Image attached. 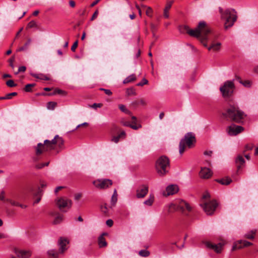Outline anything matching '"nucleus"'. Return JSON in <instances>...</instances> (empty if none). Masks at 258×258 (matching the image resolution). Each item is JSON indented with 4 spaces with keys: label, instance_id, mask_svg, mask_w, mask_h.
Returning <instances> with one entry per match:
<instances>
[{
    "label": "nucleus",
    "instance_id": "f257e3e1",
    "mask_svg": "<svg viewBox=\"0 0 258 258\" xmlns=\"http://www.w3.org/2000/svg\"><path fill=\"white\" fill-rule=\"evenodd\" d=\"M186 33L198 39L206 47H208V35L211 33V29L205 21H200L195 29H191L187 25L183 26Z\"/></svg>",
    "mask_w": 258,
    "mask_h": 258
},
{
    "label": "nucleus",
    "instance_id": "f03ea898",
    "mask_svg": "<svg viewBox=\"0 0 258 258\" xmlns=\"http://www.w3.org/2000/svg\"><path fill=\"white\" fill-rule=\"evenodd\" d=\"M57 146L60 150L64 148V141L61 137L56 135L52 140H45L43 143H39L34 147L35 155H41L43 153L54 150Z\"/></svg>",
    "mask_w": 258,
    "mask_h": 258
},
{
    "label": "nucleus",
    "instance_id": "7ed1b4c3",
    "mask_svg": "<svg viewBox=\"0 0 258 258\" xmlns=\"http://www.w3.org/2000/svg\"><path fill=\"white\" fill-rule=\"evenodd\" d=\"M222 115L228 120L238 123L243 122L246 116L245 113L235 104L229 105L225 111L222 113Z\"/></svg>",
    "mask_w": 258,
    "mask_h": 258
},
{
    "label": "nucleus",
    "instance_id": "20e7f679",
    "mask_svg": "<svg viewBox=\"0 0 258 258\" xmlns=\"http://www.w3.org/2000/svg\"><path fill=\"white\" fill-rule=\"evenodd\" d=\"M220 12L221 15V18L225 20L224 24L225 29L232 27L237 20L236 12L234 9H227L223 11L222 9H220Z\"/></svg>",
    "mask_w": 258,
    "mask_h": 258
},
{
    "label": "nucleus",
    "instance_id": "39448f33",
    "mask_svg": "<svg viewBox=\"0 0 258 258\" xmlns=\"http://www.w3.org/2000/svg\"><path fill=\"white\" fill-rule=\"evenodd\" d=\"M196 142L195 135L191 132H189L184 135L179 143V152L180 155H182L185 151L186 147L191 148L194 146Z\"/></svg>",
    "mask_w": 258,
    "mask_h": 258
},
{
    "label": "nucleus",
    "instance_id": "423d86ee",
    "mask_svg": "<svg viewBox=\"0 0 258 258\" xmlns=\"http://www.w3.org/2000/svg\"><path fill=\"white\" fill-rule=\"evenodd\" d=\"M169 166V159L165 156H161L156 162V169L160 176H163L168 172Z\"/></svg>",
    "mask_w": 258,
    "mask_h": 258
},
{
    "label": "nucleus",
    "instance_id": "0eeeda50",
    "mask_svg": "<svg viewBox=\"0 0 258 258\" xmlns=\"http://www.w3.org/2000/svg\"><path fill=\"white\" fill-rule=\"evenodd\" d=\"M173 209L174 210L179 211L185 215H188L191 210V207L188 203L184 201L181 200L178 205L176 206L175 204H171L169 206V210Z\"/></svg>",
    "mask_w": 258,
    "mask_h": 258
},
{
    "label": "nucleus",
    "instance_id": "6e6552de",
    "mask_svg": "<svg viewBox=\"0 0 258 258\" xmlns=\"http://www.w3.org/2000/svg\"><path fill=\"white\" fill-rule=\"evenodd\" d=\"M234 87L233 81H227L220 87V90L224 97H229L233 93Z\"/></svg>",
    "mask_w": 258,
    "mask_h": 258
},
{
    "label": "nucleus",
    "instance_id": "1a4fd4ad",
    "mask_svg": "<svg viewBox=\"0 0 258 258\" xmlns=\"http://www.w3.org/2000/svg\"><path fill=\"white\" fill-rule=\"evenodd\" d=\"M93 184L98 188L105 189L112 184V181L109 179H100L93 182Z\"/></svg>",
    "mask_w": 258,
    "mask_h": 258
},
{
    "label": "nucleus",
    "instance_id": "9d476101",
    "mask_svg": "<svg viewBox=\"0 0 258 258\" xmlns=\"http://www.w3.org/2000/svg\"><path fill=\"white\" fill-rule=\"evenodd\" d=\"M207 215H212L216 209L218 204L216 201H212L201 205Z\"/></svg>",
    "mask_w": 258,
    "mask_h": 258
},
{
    "label": "nucleus",
    "instance_id": "9b49d317",
    "mask_svg": "<svg viewBox=\"0 0 258 258\" xmlns=\"http://www.w3.org/2000/svg\"><path fill=\"white\" fill-rule=\"evenodd\" d=\"M56 205L61 211H63V208L70 209L71 207L72 202L66 198H60L57 200Z\"/></svg>",
    "mask_w": 258,
    "mask_h": 258
},
{
    "label": "nucleus",
    "instance_id": "f8f14e48",
    "mask_svg": "<svg viewBox=\"0 0 258 258\" xmlns=\"http://www.w3.org/2000/svg\"><path fill=\"white\" fill-rule=\"evenodd\" d=\"M244 130V128L240 125L232 124L229 126L227 128V132L230 136H236L241 133Z\"/></svg>",
    "mask_w": 258,
    "mask_h": 258
},
{
    "label": "nucleus",
    "instance_id": "ddd939ff",
    "mask_svg": "<svg viewBox=\"0 0 258 258\" xmlns=\"http://www.w3.org/2000/svg\"><path fill=\"white\" fill-rule=\"evenodd\" d=\"M148 192V186L142 185L136 190V196L138 198H143Z\"/></svg>",
    "mask_w": 258,
    "mask_h": 258
},
{
    "label": "nucleus",
    "instance_id": "4468645a",
    "mask_svg": "<svg viewBox=\"0 0 258 258\" xmlns=\"http://www.w3.org/2000/svg\"><path fill=\"white\" fill-rule=\"evenodd\" d=\"M178 187L176 185L171 184L168 186L166 188V194H164L166 196L173 195L177 193L178 191Z\"/></svg>",
    "mask_w": 258,
    "mask_h": 258
},
{
    "label": "nucleus",
    "instance_id": "2eb2a0df",
    "mask_svg": "<svg viewBox=\"0 0 258 258\" xmlns=\"http://www.w3.org/2000/svg\"><path fill=\"white\" fill-rule=\"evenodd\" d=\"M15 252L19 258H29L32 254L30 250H16Z\"/></svg>",
    "mask_w": 258,
    "mask_h": 258
},
{
    "label": "nucleus",
    "instance_id": "dca6fc26",
    "mask_svg": "<svg viewBox=\"0 0 258 258\" xmlns=\"http://www.w3.org/2000/svg\"><path fill=\"white\" fill-rule=\"evenodd\" d=\"M212 175V172L208 168H202L200 172V175L201 178L207 179L210 178Z\"/></svg>",
    "mask_w": 258,
    "mask_h": 258
},
{
    "label": "nucleus",
    "instance_id": "f3484780",
    "mask_svg": "<svg viewBox=\"0 0 258 258\" xmlns=\"http://www.w3.org/2000/svg\"><path fill=\"white\" fill-rule=\"evenodd\" d=\"M69 243V241L66 238L60 237L58 241V244L60 246L59 251L61 253H63L67 249L66 245Z\"/></svg>",
    "mask_w": 258,
    "mask_h": 258
},
{
    "label": "nucleus",
    "instance_id": "a211bd4d",
    "mask_svg": "<svg viewBox=\"0 0 258 258\" xmlns=\"http://www.w3.org/2000/svg\"><path fill=\"white\" fill-rule=\"evenodd\" d=\"M206 245L208 248L213 249L217 253H220L221 251L222 245L220 243L218 244H213L207 242Z\"/></svg>",
    "mask_w": 258,
    "mask_h": 258
},
{
    "label": "nucleus",
    "instance_id": "6ab92c4d",
    "mask_svg": "<svg viewBox=\"0 0 258 258\" xmlns=\"http://www.w3.org/2000/svg\"><path fill=\"white\" fill-rule=\"evenodd\" d=\"M235 163L238 170L240 169L241 166L245 163L243 156L241 155H238L235 159Z\"/></svg>",
    "mask_w": 258,
    "mask_h": 258
},
{
    "label": "nucleus",
    "instance_id": "aec40b11",
    "mask_svg": "<svg viewBox=\"0 0 258 258\" xmlns=\"http://www.w3.org/2000/svg\"><path fill=\"white\" fill-rule=\"evenodd\" d=\"M107 235V233H103L98 238V245L99 247H105L107 245V242L104 237V235Z\"/></svg>",
    "mask_w": 258,
    "mask_h": 258
},
{
    "label": "nucleus",
    "instance_id": "412c9836",
    "mask_svg": "<svg viewBox=\"0 0 258 258\" xmlns=\"http://www.w3.org/2000/svg\"><path fill=\"white\" fill-rule=\"evenodd\" d=\"M221 43H213L209 47H208L209 51L212 50L214 51H219L221 49Z\"/></svg>",
    "mask_w": 258,
    "mask_h": 258
},
{
    "label": "nucleus",
    "instance_id": "4be33fe9",
    "mask_svg": "<svg viewBox=\"0 0 258 258\" xmlns=\"http://www.w3.org/2000/svg\"><path fill=\"white\" fill-rule=\"evenodd\" d=\"M112 205L108 207L106 204H104L103 205L101 206L100 209L104 215L108 216L110 214V210L112 209Z\"/></svg>",
    "mask_w": 258,
    "mask_h": 258
},
{
    "label": "nucleus",
    "instance_id": "5701e85b",
    "mask_svg": "<svg viewBox=\"0 0 258 258\" xmlns=\"http://www.w3.org/2000/svg\"><path fill=\"white\" fill-rule=\"evenodd\" d=\"M50 215L52 216H55V218L53 222L54 224H58L60 223L63 220V215L59 214L56 213L54 214L53 213H50Z\"/></svg>",
    "mask_w": 258,
    "mask_h": 258
},
{
    "label": "nucleus",
    "instance_id": "b1692460",
    "mask_svg": "<svg viewBox=\"0 0 258 258\" xmlns=\"http://www.w3.org/2000/svg\"><path fill=\"white\" fill-rule=\"evenodd\" d=\"M217 182L222 184L227 185H229L231 182L232 180L231 178L226 177L222 179H217L215 180Z\"/></svg>",
    "mask_w": 258,
    "mask_h": 258
},
{
    "label": "nucleus",
    "instance_id": "393cba45",
    "mask_svg": "<svg viewBox=\"0 0 258 258\" xmlns=\"http://www.w3.org/2000/svg\"><path fill=\"white\" fill-rule=\"evenodd\" d=\"M236 80H237L240 84H242L244 87H250L251 86V82L248 80L242 81L239 77H236Z\"/></svg>",
    "mask_w": 258,
    "mask_h": 258
},
{
    "label": "nucleus",
    "instance_id": "a878e982",
    "mask_svg": "<svg viewBox=\"0 0 258 258\" xmlns=\"http://www.w3.org/2000/svg\"><path fill=\"white\" fill-rule=\"evenodd\" d=\"M172 4V2H170L167 4L164 10V17L165 18H169L168 11L170 9Z\"/></svg>",
    "mask_w": 258,
    "mask_h": 258
},
{
    "label": "nucleus",
    "instance_id": "bb28decb",
    "mask_svg": "<svg viewBox=\"0 0 258 258\" xmlns=\"http://www.w3.org/2000/svg\"><path fill=\"white\" fill-rule=\"evenodd\" d=\"M136 80V77L134 74L131 75L126 77L123 81V84H127Z\"/></svg>",
    "mask_w": 258,
    "mask_h": 258
},
{
    "label": "nucleus",
    "instance_id": "cd10ccee",
    "mask_svg": "<svg viewBox=\"0 0 258 258\" xmlns=\"http://www.w3.org/2000/svg\"><path fill=\"white\" fill-rule=\"evenodd\" d=\"M31 75L35 78L41 79V80H47V81L49 80V78L48 77H47L46 76H45L43 74L39 75V74L32 73V74H31Z\"/></svg>",
    "mask_w": 258,
    "mask_h": 258
},
{
    "label": "nucleus",
    "instance_id": "c85d7f7f",
    "mask_svg": "<svg viewBox=\"0 0 258 258\" xmlns=\"http://www.w3.org/2000/svg\"><path fill=\"white\" fill-rule=\"evenodd\" d=\"M154 197L153 195H150L148 199H147V200L145 201L144 203V204L146 205H148V206H151L153 203V202H154Z\"/></svg>",
    "mask_w": 258,
    "mask_h": 258
},
{
    "label": "nucleus",
    "instance_id": "c756f323",
    "mask_svg": "<svg viewBox=\"0 0 258 258\" xmlns=\"http://www.w3.org/2000/svg\"><path fill=\"white\" fill-rule=\"evenodd\" d=\"M255 232H256L255 230H251L250 231H249V232H247L246 234H245V237L247 239H252L254 237Z\"/></svg>",
    "mask_w": 258,
    "mask_h": 258
},
{
    "label": "nucleus",
    "instance_id": "7c9ffc66",
    "mask_svg": "<svg viewBox=\"0 0 258 258\" xmlns=\"http://www.w3.org/2000/svg\"><path fill=\"white\" fill-rule=\"evenodd\" d=\"M31 40L29 39L25 43L24 46L20 47L18 50V51H22L27 49L28 46L30 45Z\"/></svg>",
    "mask_w": 258,
    "mask_h": 258
},
{
    "label": "nucleus",
    "instance_id": "2f4dec72",
    "mask_svg": "<svg viewBox=\"0 0 258 258\" xmlns=\"http://www.w3.org/2000/svg\"><path fill=\"white\" fill-rule=\"evenodd\" d=\"M48 254L50 257L52 258H57L58 253L57 252L55 251L54 250L51 249L48 251Z\"/></svg>",
    "mask_w": 258,
    "mask_h": 258
},
{
    "label": "nucleus",
    "instance_id": "473e14b6",
    "mask_svg": "<svg viewBox=\"0 0 258 258\" xmlns=\"http://www.w3.org/2000/svg\"><path fill=\"white\" fill-rule=\"evenodd\" d=\"M56 94H61L62 95H66L67 93L64 91H63L62 90L59 89H55L54 91L51 93L49 94V95H54Z\"/></svg>",
    "mask_w": 258,
    "mask_h": 258
},
{
    "label": "nucleus",
    "instance_id": "72a5a7b5",
    "mask_svg": "<svg viewBox=\"0 0 258 258\" xmlns=\"http://www.w3.org/2000/svg\"><path fill=\"white\" fill-rule=\"evenodd\" d=\"M57 105V103L55 102L50 101L47 103V107L48 109L53 110Z\"/></svg>",
    "mask_w": 258,
    "mask_h": 258
},
{
    "label": "nucleus",
    "instance_id": "f704fd0d",
    "mask_svg": "<svg viewBox=\"0 0 258 258\" xmlns=\"http://www.w3.org/2000/svg\"><path fill=\"white\" fill-rule=\"evenodd\" d=\"M36 86L35 84H27L24 88L25 91L27 92H30L32 91V88Z\"/></svg>",
    "mask_w": 258,
    "mask_h": 258
},
{
    "label": "nucleus",
    "instance_id": "c9c22d12",
    "mask_svg": "<svg viewBox=\"0 0 258 258\" xmlns=\"http://www.w3.org/2000/svg\"><path fill=\"white\" fill-rule=\"evenodd\" d=\"M139 254L143 257H147L150 255V252L146 249H143L139 252Z\"/></svg>",
    "mask_w": 258,
    "mask_h": 258
},
{
    "label": "nucleus",
    "instance_id": "e433bc0d",
    "mask_svg": "<svg viewBox=\"0 0 258 258\" xmlns=\"http://www.w3.org/2000/svg\"><path fill=\"white\" fill-rule=\"evenodd\" d=\"M119 108L120 109V110L121 111H122V112H123L126 114H131V111L130 110H128V109H127L126 108L125 106L123 105H122V104L119 105Z\"/></svg>",
    "mask_w": 258,
    "mask_h": 258
},
{
    "label": "nucleus",
    "instance_id": "4c0bfd02",
    "mask_svg": "<svg viewBox=\"0 0 258 258\" xmlns=\"http://www.w3.org/2000/svg\"><path fill=\"white\" fill-rule=\"evenodd\" d=\"M49 164V162H46L45 163H38L35 166V167L37 168V169H41L42 168H43L45 166H48Z\"/></svg>",
    "mask_w": 258,
    "mask_h": 258
},
{
    "label": "nucleus",
    "instance_id": "58836bf2",
    "mask_svg": "<svg viewBox=\"0 0 258 258\" xmlns=\"http://www.w3.org/2000/svg\"><path fill=\"white\" fill-rule=\"evenodd\" d=\"M126 93L127 96L135 95L136 94L135 89L132 88L127 89Z\"/></svg>",
    "mask_w": 258,
    "mask_h": 258
},
{
    "label": "nucleus",
    "instance_id": "ea45409f",
    "mask_svg": "<svg viewBox=\"0 0 258 258\" xmlns=\"http://www.w3.org/2000/svg\"><path fill=\"white\" fill-rule=\"evenodd\" d=\"M6 84L8 87H14L17 86V84H15L13 80H9L7 81Z\"/></svg>",
    "mask_w": 258,
    "mask_h": 258
},
{
    "label": "nucleus",
    "instance_id": "a19ab883",
    "mask_svg": "<svg viewBox=\"0 0 258 258\" xmlns=\"http://www.w3.org/2000/svg\"><path fill=\"white\" fill-rule=\"evenodd\" d=\"M152 13H153L152 9L150 7H147V10L146 11V15L149 17H152Z\"/></svg>",
    "mask_w": 258,
    "mask_h": 258
},
{
    "label": "nucleus",
    "instance_id": "79ce46f5",
    "mask_svg": "<svg viewBox=\"0 0 258 258\" xmlns=\"http://www.w3.org/2000/svg\"><path fill=\"white\" fill-rule=\"evenodd\" d=\"M37 24L34 21H31L27 25V27L31 28L36 27Z\"/></svg>",
    "mask_w": 258,
    "mask_h": 258
},
{
    "label": "nucleus",
    "instance_id": "37998d69",
    "mask_svg": "<svg viewBox=\"0 0 258 258\" xmlns=\"http://www.w3.org/2000/svg\"><path fill=\"white\" fill-rule=\"evenodd\" d=\"M148 83V81L147 79L144 78L142 79V81L139 83L137 84L138 86H143L144 85L147 84Z\"/></svg>",
    "mask_w": 258,
    "mask_h": 258
},
{
    "label": "nucleus",
    "instance_id": "c03bdc74",
    "mask_svg": "<svg viewBox=\"0 0 258 258\" xmlns=\"http://www.w3.org/2000/svg\"><path fill=\"white\" fill-rule=\"evenodd\" d=\"M117 201V198L115 196H112L111 199V205L112 206H114Z\"/></svg>",
    "mask_w": 258,
    "mask_h": 258
},
{
    "label": "nucleus",
    "instance_id": "a18cd8bd",
    "mask_svg": "<svg viewBox=\"0 0 258 258\" xmlns=\"http://www.w3.org/2000/svg\"><path fill=\"white\" fill-rule=\"evenodd\" d=\"M130 127L135 130H137L141 127V125H137L136 123L131 124Z\"/></svg>",
    "mask_w": 258,
    "mask_h": 258
},
{
    "label": "nucleus",
    "instance_id": "49530a36",
    "mask_svg": "<svg viewBox=\"0 0 258 258\" xmlns=\"http://www.w3.org/2000/svg\"><path fill=\"white\" fill-rule=\"evenodd\" d=\"M17 95V92H12L9 94H6V98L8 99H11L13 96H15Z\"/></svg>",
    "mask_w": 258,
    "mask_h": 258
},
{
    "label": "nucleus",
    "instance_id": "de8ad7c7",
    "mask_svg": "<svg viewBox=\"0 0 258 258\" xmlns=\"http://www.w3.org/2000/svg\"><path fill=\"white\" fill-rule=\"evenodd\" d=\"M78 40L76 41L73 45L71 47V50L73 52L75 51L76 50V48L78 46Z\"/></svg>",
    "mask_w": 258,
    "mask_h": 258
},
{
    "label": "nucleus",
    "instance_id": "09e8293b",
    "mask_svg": "<svg viewBox=\"0 0 258 258\" xmlns=\"http://www.w3.org/2000/svg\"><path fill=\"white\" fill-rule=\"evenodd\" d=\"M121 138L118 135L116 136H114L111 141L115 143H117L119 142V139Z\"/></svg>",
    "mask_w": 258,
    "mask_h": 258
},
{
    "label": "nucleus",
    "instance_id": "8fccbe9b",
    "mask_svg": "<svg viewBox=\"0 0 258 258\" xmlns=\"http://www.w3.org/2000/svg\"><path fill=\"white\" fill-rule=\"evenodd\" d=\"M26 70V68L25 66L20 67L18 69V71L16 73V74H18L20 72H24Z\"/></svg>",
    "mask_w": 258,
    "mask_h": 258
},
{
    "label": "nucleus",
    "instance_id": "3c124183",
    "mask_svg": "<svg viewBox=\"0 0 258 258\" xmlns=\"http://www.w3.org/2000/svg\"><path fill=\"white\" fill-rule=\"evenodd\" d=\"M7 201L9 202L13 206H18V205H19V203L11 200L7 199Z\"/></svg>",
    "mask_w": 258,
    "mask_h": 258
},
{
    "label": "nucleus",
    "instance_id": "603ef678",
    "mask_svg": "<svg viewBox=\"0 0 258 258\" xmlns=\"http://www.w3.org/2000/svg\"><path fill=\"white\" fill-rule=\"evenodd\" d=\"M240 242L243 244V246H248L252 244V243L247 241H241Z\"/></svg>",
    "mask_w": 258,
    "mask_h": 258
},
{
    "label": "nucleus",
    "instance_id": "864d4df0",
    "mask_svg": "<svg viewBox=\"0 0 258 258\" xmlns=\"http://www.w3.org/2000/svg\"><path fill=\"white\" fill-rule=\"evenodd\" d=\"M100 90L104 91L105 93L108 95H111L112 93V92L109 89H105L103 88H100Z\"/></svg>",
    "mask_w": 258,
    "mask_h": 258
},
{
    "label": "nucleus",
    "instance_id": "5fc2aeb1",
    "mask_svg": "<svg viewBox=\"0 0 258 258\" xmlns=\"http://www.w3.org/2000/svg\"><path fill=\"white\" fill-rule=\"evenodd\" d=\"M121 123L123 126L130 127L131 123L129 121L121 120Z\"/></svg>",
    "mask_w": 258,
    "mask_h": 258
},
{
    "label": "nucleus",
    "instance_id": "6e6d98bb",
    "mask_svg": "<svg viewBox=\"0 0 258 258\" xmlns=\"http://www.w3.org/2000/svg\"><path fill=\"white\" fill-rule=\"evenodd\" d=\"M106 225L109 227H111L113 224V221L111 219H108L106 222Z\"/></svg>",
    "mask_w": 258,
    "mask_h": 258
},
{
    "label": "nucleus",
    "instance_id": "4d7b16f0",
    "mask_svg": "<svg viewBox=\"0 0 258 258\" xmlns=\"http://www.w3.org/2000/svg\"><path fill=\"white\" fill-rule=\"evenodd\" d=\"M14 60H15L14 57H11V58L9 59V63H10V66H11V68H12L13 69L14 68V64H13V62H14Z\"/></svg>",
    "mask_w": 258,
    "mask_h": 258
},
{
    "label": "nucleus",
    "instance_id": "13d9d810",
    "mask_svg": "<svg viewBox=\"0 0 258 258\" xmlns=\"http://www.w3.org/2000/svg\"><path fill=\"white\" fill-rule=\"evenodd\" d=\"M102 106V104H101V103H94L92 105V107H93V108L96 109L97 107H101Z\"/></svg>",
    "mask_w": 258,
    "mask_h": 258
},
{
    "label": "nucleus",
    "instance_id": "bf43d9fd",
    "mask_svg": "<svg viewBox=\"0 0 258 258\" xmlns=\"http://www.w3.org/2000/svg\"><path fill=\"white\" fill-rule=\"evenodd\" d=\"M98 15V11H96L94 13L93 16H92V18H91V20L92 21L94 20L97 17Z\"/></svg>",
    "mask_w": 258,
    "mask_h": 258
},
{
    "label": "nucleus",
    "instance_id": "052dcab7",
    "mask_svg": "<svg viewBox=\"0 0 258 258\" xmlns=\"http://www.w3.org/2000/svg\"><path fill=\"white\" fill-rule=\"evenodd\" d=\"M63 188H64V186H57L55 188V189L54 190V192L55 194H57L59 190H60L61 189H63Z\"/></svg>",
    "mask_w": 258,
    "mask_h": 258
},
{
    "label": "nucleus",
    "instance_id": "680f3d73",
    "mask_svg": "<svg viewBox=\"0 0 258 258\" xmlns=\"http://www.w3.org/2000/svg\"><path fill=\"white\" fill-rule=\"evenodd\" d=\"M125 133L124 131H122L121 132V133L118 135V136L120 137V138H124L125 137Z\"/></svg>",
    "mask_w": 258,
    "mask_h": 258
},
{
    "label": "nucleus",
    "instance_id": "e2e57ef3",
    "mask_svg": "<svg viewBox=\"0 0 258 258\" xmlns=\"http://www.w3.org/2000/svg\"><path fill=\"white\" fill-rule=\"evenodd\" d=\"M82 196V195L81 194H77L75 195V200H79Z\"/></svg>",
    "mask_w": 258,
    "mask_h": 258
},
{
    "label": "nucleus",
    "instance_id": "0e129e2a",
    "mask_svg": "<svg viewBox=\"0 0 258 258\" xmlns=\"http://www.w3.org/2000/svg\"><path fill=\"white\" fill-rule=\"evenodd\" d=\"M204 155H208V156H211L212 154V151H206L204 153Z\"/></svg>",
    "mask_w": 258,
    "mask_h": 258
},
{
    "label": "nucleus",
    "instance_id": "69168bd1",
    "mask_svg": "<svg viewBox=\"0 0 258 258\" xmlns=\"http://www.w3.org/2000/svg\"><path fill=\"white\" fill-rule=\"evenodd\" d=\"M210 194L208 192H206L203 196V198L204 199H208L210 198Z\"/></svg>",
    "mask_w": 258,
    "mask_h": 258
},
{
    "label": "nucleus",
    "instance_id": "338daca9",
    "mask_svg": "<svg viewBox=\"0 0 258 258\" xmlns=\"http://www.w3.org/2000/svg\"><path fill=\"white\" fill-rule=\"evenodd\" d=\"M69 5L71 7L74 8L75 6V2L72 0L70 1Z\"/></svg>",
    "mask_w": 258,
    "mask_h": 258
},
{
    "label": "nucleus",
    "instance_id": "774afa93",
    "mask_svg": "<svg viewBox=\"0 0 258 258\" xmlns=\"http://www.w3.org/2000/svg\"><path fill=\"white\" fill-rule=\"evenodd\" d=\"M100 0H96L94 2H93L90 5V6L91 7H93L94 6H95L96 5H97L99 2H100Z\"/></svg>",
    "mask_w": 258,
    "mask_h": 258
}]
</instances>
